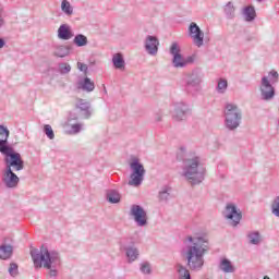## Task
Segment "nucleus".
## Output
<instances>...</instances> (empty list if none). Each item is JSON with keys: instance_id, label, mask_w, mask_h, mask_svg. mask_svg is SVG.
I'll list each match as a JSON object with an SVG mask.
<instances>
[{"instance_id": "1", "label": "nucleus", "mask_w": 279, "mask_h": 279, "mask_svg": "<svg viewBox=\"0 0 279 279\" xmlns=\"http://www.w3.org/2000/svg\"><path fill=\"white\" fill-rule=\"evenodd\" d=\"M208 238L202 234L187 235L183 241L181 256L186 260V266L191 271H202L204 268V257L208 254Z\"/></svg>"}, {"instance_id": "2", "label": "nucleus", "mask_w": 279, "mask_h": 279, "mask_svg": "<svg viewBox=\"0 0 279 279\" xmlns=\"http://www.w3.org/2000/svg\"><path fill=\"white\" fill-rule=\"evenodd\" d=\"M31 256L35 269H43L44 267V269L48 270L49 278H58V274H60V268L62 267L60 253L54 250H49L47 246H41L40 250H32Z\"/></svg>"}, {"instance_id": "3", "label": "nucleus", "mask_w": 279, "mask_h": 279, "mask_svg": "<svg viewBox=\"0 0 279 279\" xmlns=\"http://www.w3.org/2000/svg\"><path fill=\"white\" fill-rule=\"evenodd\" d=\"M181 177L192 185L202 184L206 178V162L202 156L190 153L184 159L181 167Z\"/></svg>"}, {"instance_id": "4", "label": "nucleus", "mask_w": 279, "mask_h": 279, "mask_svg": "<svg viewBox=\"0 0 279 279\" xmlns=\"http://www.w3.org/2000/svg\"><path fill=\"white\" fill-rule=\"evenodd\" d=\"M5 169L2 172V184L7 189H16L19 186V175L12 171V167L14 171H23L24 163L21 158V154L9 155L4 157Z\"/></svg>"}, {"instance_id": "5", "label": "nucleus", "mask_w": 279, "mask_h": 279, "mask_svg": "<svg viewBox=\"0 0 279 279\" xmlns=\"http://www.w3.org/2000/svg\"><path fill=\"white\" fill-rule=\"evenodd\" d=\"M279 73L276 70H270L267 75L262 76L258 90L262 101H274L276 98V87L274 84H278Z\"/></svg>"}, {"instance_id": "6", "label": "nucleus", "mask_w": 279, "mask_h": 279, "mask_svg": "<svg viewBox=\"0 0 279 279\" xmlns=\"http://www.w3.org/2000/svg\"><path fill=\"white\" fill-rule=\"evenodd\" d=\"M225 128L230 132H234L238 128H241V121H243V111L239 108V105L234 102H227L223 109Z\"/></svg>"}, {"instance_id": "7", "label": "nucleus", "mask_w": 279, "mask_h": 279, "mask_svg": "<svg viewBox=\"0 0 279 279\" xmlns=\"http://www.w3.org/2000/svg\"><path fill=\"white\" fill-rule=\"evenodd\" d=\"M129 166L131 170L129 186H141L145 180V166H143V162L137 157H133Z\"/></svg>"}, {"instance_id": "8", "label": "nucleus", "mask_w": 279, "mask_h": 279, "mask_svg": "<svg viewBox=\"0 0 279 279\" xmlns=\"http://www.w3.org/2000/svg\"><path fill=\"white\" fill-rule=\"evenodd\" d=\"M170 53L172 54V66H174V69H184L187 64H193V57L182 56L178 43H172Z\"/></svg>"}, {"instance_id": "9", "label": "nucleus", "mask_w": 279, "mask_h": 279, "mask_svg": "<svg viewBox=\"0 0 279 279\" xmlns=\"http://www.w3.org/2000/svg\"><path fill=\"white\" fill-rule=\"evenodd\" d=\"M130 216L138 228H145L148 223L147 210L141 205L133 204L130 207Z\"/></svg>"}, {"instance_id": "10", "label": "nucleus", "mask_w": 279, "mask_h": 279, "mask_svg": "<svg viewBox=\"0 0 279 279\" xmlns=\"http://www.w3.org/2000/svg\"><path fill=\"white\" fill-rule=\"evenodd\" d=\"M223 217L233 228H236L239 223H241L242 214L241 209L234 205V203H229L226 205Z\"/></svg>"}, {"instance_id": "11", "label": "nucleus", "mask_w": 279, "mask_h": 279, "mask_svg": "<svg viewBox=\"0 0 279 279\" xmlns=\"http://www.w3.org/2000/svg\"><path fill=\"white\" fill-rule=\"evenodd\" d=\"M9 138L10 130H8L4 125H0V154H2L4 157L19 154L14 151V148H12L8 143Z\"/></svg>"}, {"instance_id": "12", "label": "nucleus", "mask_w": 279, "mask_h": 279, "mask_svg": "<svg viewBox=\"0 0 279 279\" xmlns=\"http://www.w3.org/2000/svg\"><path fill=\"white\" fill-rule=\"evenodd\" d=\"M191 110L184 102H174L170 106V114L173 121H186Z\"/></svg>"}, {"instance_id": "13", "label": "nucleus", "mask_w": 279, "mask_h": 279, "mask_svg": "<svg viewBox=\"0 0 279 279\" xmlns=\"http://www.w3.org/2000/svg\"><path fill=\"white\" fill-rule=\"evenodd\" d=\"M189 35L195 47H204V32L197 26V23L192 22L189 26Z\"/></svg>"}, {"instance_id": "14", "label": "nucleus", "mask_w": 279, "mask_h": 279, "mask_svg": "<svg viewBox=\"0 0 279 279\" xmlns=\"http://www.w3.org/2000/svg\"><path fill=\"white\" fill-rule=\"evenodd\" d=\"M76 88L84 93H93V90H95V82H93L88 76H78L76 81Z\"/></svg>"}, {"instance_id": "15", "label": "nucleus", "mask_w": 279, "mask_h": 279, "mask_svg": "<svg viewBox=\"0 0 279 279\" xmlns=\"http://www.w3.org/2000/svg\"><path fill=\"white\" fill-rule=\"evenodd\" d=\"M160 45V41H158V38L148 35L144 41V47L148 56H158V47Z\"/></svg>"}, {"instance_id": "16", "label": "nucleus", "mask_w": 279, "mask_h": 279, "mask_svg": "<svg viewBox=\"0 0 279 279\" xmlns=\"http://www.w3.org/2000/svg\"><path fill=\"white\" fill-rule=\"evenodd\" d=\"M57 36L59 40H71V38H73V31L71 29V25L61 24L57 31Z\"/></svg>"}, {"instance_id": "17", "label": "nucleus", "mask_w": 279, "mask_h": 279, "mask_svg": "<svg viewBox=\"0 0 279 279\" xmlns=\"http://www.w3.org/2000/svg\"><path fill=\"white\" fill-rule=\"evenodd\" d=\"M218 267L222 274H234L236 271V266H234V263L226 257L220 259Z\"/></svg>"}, {"instance_id": "18", "label": "nucleus", "mask_w": 279, "mask_h": 279, "mask_svg": "<svg viewBox=\"0 0 279 279\" xmlns=\"http://www.w3.org/2000/svg\"><path fill=\"white\" fill-rule=\"evenodd\" d=\"M204 77V74H202V71L199 70H194L189 77L186 84L187 86H191L192 88H197L199 84H202V80Z\"/></svg>"}, {"instance_id": "19", "label": "nucleus", "mask_w": 279, "mask_h": 279, "mask_svg": "<svg viewBox=\"0 0 279 279\" xmlns=\"http://www.w3.org/2000/svg\"><path fill=\"white\" fill-rule=\"evenodd\" d=\"M126 262L132 264L136 260H138V256H141V253L138 248L134 245L124 247Z\"/></svg>"}, {"instance_id": "20", "label": "nucleus", "mask_w": 279, "mask_h": 279, "mask_svg": "<svg viewBox=\"0 0 279 279\" xmlns=\"http://www.w3.org/2000/svg\"><path fill=\"white\" fill-rule=\"evenodd\" d=\"M105 199L108 204H121V193L114 189H109L105 193Z\"/></svg>"}, {"instance_id": "21", "label": "nucleus", "mask_w": 279, "mask_h": 279, "mask_svg": "<svg viewBox=\"0 0 279 279\" xmlns=\"http://www.w3.org/2000/svg\"><path fill=\"white\" fill-rule=\"evenodd\" d=\"M14 254V246L3 243L0 245V260H10Z\"/></svg>"}, {"instance_id": "22", "label": "nucleus", "mask_w": 279, "mask_h": 279, "mask_svg": "<svg viewBox=\"0 0 279 279\" xmlns=\"http://www.w3.org/2000/svg\"><path fill=\"white\" fill-rule=\"evenodd\" d=\"M60 10L64 16L71 17L75 14V8L69 0H61Z\"/></svg>"}, {"instance_id": "23", "label": "nucleus", "mask_w": 279, "mask_h": 279, "mask_svg": "<svg viewBox=\"0 0 279 279\" xmlns=\"http://www.w3.org/2000/svg\"><path fill=\"white\" fill-rule=\"evenodd\" d=\"M52 49H53L52 54L56 58H66V56L71 53L69 46H64V45H54Z\"/></svg>"}, {"instance_id": "24", "label": "nucleus", "mask_w": 279, "mask_h": 279, "mask_svg": "<svg viewBox=\"0 0 279 279\" xmlns=\"http://www.w3.org/2000/svg\"><path fill=\"white\" fill-rule=\"evenodd\" d=\"M112 64L118 71H125V58L121 52L112 56Z\"/></svg>"}, {"instance_id": "25", "label": "nucleus", "mask_w": 279, "mask_h": 279, "mask_svg": "<svg viewBox=\"0 0 279 279\" xmlns=\"http://www.w3.org/2000/svg\"><path fill=\"white\" fill-rule=\"evenodd\" d=\"M242 14L247 23H252L256 19V9L254 5H247L242 10Z\"/></svg>"}, {"instance_id": "26", "label": "nucleus", "mask_w": 279, "mask_h": 279, "mask_svg": "<svg viewBox=\"0 0 279 279\" xmlns=\"http://www.w3.org/2000/svg\"><path fill=\"white\" fill-rule=\"evenodd\" d=\"M76 108L85 113L86 119L90 117V102L86 101L85 99L78 98L76 99Z\"/></svg>"}, {"instance_id": "27", "label": "nucleus", "mask_w": 279, "mask_h": 279, "mask_svg": "<svg viewBox=\"0 0 279 279\" xmlns=\"http://www.w3.org/2000/svg\"><path fill=\"white\" fill-rule=\"evenodd\" d=\"M247 239L251 245H260V243H263V235L258 231H250Z\"/></svg>"}, {"instance_id": "28", "label": "nucleus", "mask_w": 279, "mask_h": 279, "mask_svg": "<svg viewBox=\"0 0 279 279\" xmlns=\"http://www.w3.org/2000/svg\"><path fill=\"white\" fill-rule=\"evenodd\" d=\"M216 93L218 95H226V93H228V80L226 78L217 80Z\"/></svg>"}, {"instance_id": "29", "label": "nucleus", "mask_w": 279, "mask_h": 279, "mask_svg": "<svg viewBox=\"0 0 279 279\" xmlns=\"http://www.w3.org/2000/svg\"><path fill=\"white\" fill-rule=\"evenodd\" d=\"M175 279H191V271L185 266L177 265V278Z\"/></svg>"}, {"instance_id": "30", "label": "nucleus", "mask_w": 279, "mask_h": 279, "mask_svg": "<svg viewBox=\"0 0 279 279\" xmlns=\"http://www.w3.org/2000/svg\"><path fill=\"white\" fill-rule=\"evenodd\" d=\"M223 12L226 17L232 21V19L236 16V9L234 8V3L228 2L223 8Z\"/></svg>"}, {"instance_id": "31", "label": "nucleus", "mask_w": 279, "mask_h": 279, "mask_svg": "<svg viewBox=\"0 0 279 279\" xmlns=\"http://www.w3.org/2000/svg\"><path fill=\"white\" fill-rule=\"evenodd\" d=\"M73 44L76 47H86V45H88V37L83 34H77L73 39Z\"/></svg>"}, {"instance_id": "32", "label": "nucleus", "mask_w": 279, "mask_h": 279, "mask_svg": "<svg viewBox=\"0 0 279 279\" xmlns=\"http://www.w3.org/2000/svg\"><path fill=\"white\" fill-rule=\"evenodd\" d=\"M73 119H77V118L70 117L69 125H70L71 130L69 131V133L70 134H80L84 130V124H82V123L71 124V121H73Z\"/></svg>"}, {"instance_id": "33", "label": "nucleus", "mask_w": 279, "mask_h": 279, "mask_svg": "<svg viewBox=\"0 0 279 279\" xmlns=\"http://www.w3.org/2000/svg\"><path fill=\"white\" fill-rule=\"evenodd\" d=\"M140 270L145 276H149V274H151V264H149L148 262H143L140 265Z\"/></svg>"}, {"instance_id": "34", "label": "nucleus", "mask_w": 279, "mask_h": 279, "mask_svg": "<svg viewBox=\"0 0 279 279\" xmlns=\"http://www.w3.org/2000/svg\"><path fill=\"white\" fill-rule=\"evenodd\" d=\"M59 73H61V75H68V73H71V64L66 62L60 63Z\"/></svg>"}, {"instance_id": "35", "label": "nucleus", "mask_w": 279, "mask_h": 279, "mask_svg": "<svg viewBox=\"0 0 279 279\" xmlns=\"http://www.w3.org/2000/svg\"><path fill=\"white\" fill-rule=\"evenodd\" d=\"M44 132L50 141H53V138H56V134L53 133V129L51 128V125L45 124Z\"/></svg>"}, {"instance_id": "36", "label": "nucleus", "mask_w": 279, "mask_h": 279, "mask_svg": "<svg viewBox=\"0 0 279 279\" xmlns=\"http://www.w3.org/2000/svg\"><path fill=\"white\" fill-rule=\"evenodd\" d=\"M169 191H171V189H169V187H163V189L159 192V199H160L161 202H167V199H169V197H170Z\"/></svg>"}, {"instance_id": "37", "label": "nucleus", "mask_w": 279, "mask_h": 279, "mask_svg": "<svg viewBox=\"0 0 279 279\" xmlns=\"http://www.w3.org/2000/svg\"><path fill=\"white\" fill-rule=\"evenodd\" d=\"M5 24V10L3 9V5L0 4V29H3Z\"/></svg>"}, {"instance_id": "38", "label": "nucleus", "mask_w": 279, "mask_h": 279, "mask_svg": "<svg viewBox=\"0 0 279 279\" xmlns=\"http://www.w3.org/2000/svg\"><path fill=\"white\" fill-rule=\"evenodd\" d=\"M9 274L14 278L19 274V266L16 264H11L9 267Z\"/></svg>"}, {"instance_id": "39", "label": "nucleus", "mask_w": 279, "mask_h": 279, "mask_svg": "<svg viewBox=\"0 0 279 279\" xmlns=\"http://www.w3.org/2000/svg\"><path fill=\"white\" fill-rule=\"evenodd\" d=\"M185 154H186V146H180L177 153L178 160H182V156H184Z\"/></svg>"}, {"instance_id": "40", "label": "nucleus", "mask_w": 279, "mask_h": 279, "mask_svg": "<svg viewBox=\"0 0 279 279\" xmlns=\"http://www.w3.org/2000/svg\"><path fill=\"white\" fill-rule=\"evenodd\" d=\"M78 71H82L83 73L87 74L88 73V65L82 62H77L76 64Z\"/></svg>"}, {"instance_id": "41", "label": "nucleus", "mask_w": 279, "mask_h": 279, "mask_svg": "<svg viewBox=\"0 0 279 279\" xmlns=\"http://www.w3.org/2000/svg\"><path fill=\"white\" fill-rule=\"evenodd\" d=\"M155 121H157V122L162 121V112H158L155 114Z\"/></svg>"}, {"instance_id": "42", "label": "nucleus", "mask_w": 279, "mask_h": 279, "mask_svg": "<svg viewBox=\"0 0 279 279\" xmlns=\"http://www.w3.org/2000/svg\"><path fill=\"white\" fill-rule=\"evenodd\" d=\"M3 47H5V40L0 38V49H3Z\"/></svg>"}, {"instance_id": "43", "label": "nucleus", "mask_w": 279, "mask_h": 279, "mask_svg": "<svg viewBox=\"0 0 279 279\" xmlns=\"http://www.w3.org/2000/svg\"><path fill=\"white\" fill-rule=\"evenodd\" d=\"M104 93H105V95H108V90L106 89V85H104Z\"/></svg>"}, {"instance_id": "44", "label": "nucleus", "mask_w": 279, "mask_h": 279, "mask_svg": "<svg viewBox=\"0 0 279 279\" xmlns=\"http://www.w3.org/2000/svg\"><path fill=\"white\" fill-rule=\"evenodd\" d=\"M256 1H257V3H263V2H265L267 0H256Z\"/></svg>"}, {"instance_id": "45", "label": "nucleus", "mask_w": 279, "mask_h": 279, "mask_svg": "<svg viewBox=\"0 0 279 279\" xmlns=\"http://www.w3.org/2000/svg\"><path fill=\"white\" fill-rule=\"evenodd\" d=\"M263 279H271V278H269V276H264V278Z\"/></svg>"}]
</instances>
